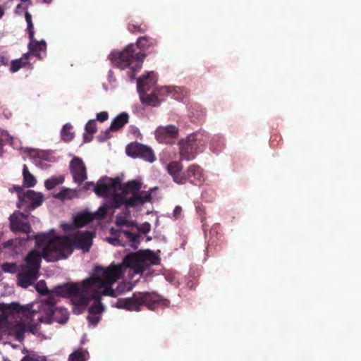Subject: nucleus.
<instances>
[{
	"mask_svg": "<svg viewBox=\"0 0 361 361\" xmlns=\"http://www.w3.org/2000/svg\"><path fill=\"white\" fill-rule=\"evenodd\" d=\"M75 195V192L69 188H64L54 195V197L61 200H71Z\"/></svg>",
	"mask_w": 361,
	"mask_h": 361,
	"instance_id": "nucleus-35",
	"label": "nucleus"
},
{
	"mask_svg": "<svg viewBox=\"0 0 361 361\" xmlns=\"http://www.w3.org/2000/svg\"><path fill=\"white\" fill-rule=\"evenodd\" d=\"M108 79L111 83L115 82V78L113 76V72L111 71H109Z\"/></svg>",
	"mask_w": 361,
	"mask_h": 361,
	"instance_id": "nucleus-53",
	"label": "nucleus"
},
{
	"mask_svg": "<svg viewBox=\"0 0 361 361\" xmlns=\"http://www.w3.org/2000/svg\"><path fill=\"white\" fill-rule=\"evenodd\" d=\"M10 228L13 232H22L27 235L26 238L20 239H15L8 240L4 243V247H10L18 241L20 245H25L26 242L35 239L36 247L39 248L42 246L47 245L48 241L50 240V236L45 233L35 234L32 230L30 224L28 221L27 215L24 214L20 212H16L9 217Z\"/></svg>",
	"mask_w": 361,
	"mask_h": 361,
	"instance_id": "nucleus-3",
	"label": "nucleus"
},
{
	"mask_svg": "<svg viewBox=\"0 0 361 361\" xmlns=\"http://www.w3.org/2000/svg\"><path fill=\"white\" fill-rule=\"evenodd\" d=\"M73 126L71 123H66L61 131V138L65 142H69L74 137V133L73 132Z\"/></svg>",
	"mask_w": 361,
	"mask_h": 361,
	"instance_id": "nucleus-32",
	"label": "nucleus"
},
{
	"mask_svg": "<svg viewBox=\"0 0 361 361\" xmlns=\"http://www.w3.org/2000/svg\"><path fill=\"white\" fill-rule=\"evenodd\" d=\"M20 7V5H18L16 7V11H18Z\"/></svg>",
	"mask_w": 361,
	"mask_h": 361,
	"instance_id": "nucleus-61",
	"label": "nucleus"
},
{
	"mask_svg": "<svg viewBox=\"0 0 361 361\" xmlns=\"http://www.w3.org/2000/svg\"><path fill=\"white\" fill-rule=\"evenodd\" d=\"M42 256L36 250L30 251L25 257L26 264L23 266V271L17 276L18 285L26 288L32 285L37 279L40 268Z\"/></svg>",
	"mask_w": 361,
	"mask_h": 361,
	"instance_id": "nucleus-7",
	"label": "nucleus"
},
{
	"mask_svg": "<svg viewBox=\"0 0 361 361\" xmlns=\"http://www.w3.org/2000/svg\"><path fill=\"white\" fill-rule=\"evenodd\" d=\"M71 169L75 182L81 183L87 178L86 168L82 159H71Z\"/></svg>",
	"mask_w": 361,
	"mask_h": 361,
	"instance_id": "nucleus-15",
	"label": "nucleus"
},
{
	"mask_svg": "<svg viewBox=\"0 0 361 361\" xmlns=\"http://www.w3.org/2000/svg\"><path fill=\"white\" fill-rule=\"evenodd\" d=\"M114 130L113 129H110V127L104 130V132H102L98 136L97 139L100 142H104L106 140L110 138L111 137V131Z\"/></svg>",
	"mask_w": 361,
	"mask_h": 361,
	"instance_id": "nucleus-44",
	"label": "nucleus"
},
{
	"mask_svg": "<svg viewBox=\"0 0 361 361\" xmlns=\"http://www.w3.org/2000/svg\"><path fill=\"white\" fill-rule=\"evenodd\" d=\"M123 230H116L114 228L110 229V233L114 235L113 238H107V240L109 243L114 245H121V242L119 239L120 237V233H123Z\"/></svg>",
	"mask_w": 361,
	"mask_h": 361,
	"instance_id": "nucleus-33",
	"label": "nucleus"
},
{
	"mask_svg": "<svg viewBox=\"0 0 361 361\" xmlns=\"http://www.w3.org/2000/svg\"><path fill=\"white\" fill-rule=\"evenodd\" d=\"M30 307V305L22 307L16 302L11 304L0 303V312L4 317H8L9 314L17 313L22 314L27 319H32L37 314V312L31 311Z\"/></svg>",
	"mask_w": 361,
	"mask_h": 361,
	"instance_id": "nucleus-11",
	"label": "nucleus"
},
{
	"mask_svg": "<svg viewBox=\"0 0 361 361\" xmlns=\"http://www.w3.org/2000/svg\"><path fill=\"white\" fill-rule=\"evenodd\" d=\"M142 184L137 180H131L127 182L123 188V193L128 195L129 194L133 195L141 192Z\"/></svg>",
	"mask_w": 361,
	"mask_h": 361,
	"instance_id": "nucleus-27",
	"label": "nucleus"
},
{
	"mask_svg": "<svg viewBox=\"0 0 361 361\" xmlns=\"http://www.w3.org/2000/svg\"><path fill=\"white\" fill-rule=\"evenodd\" d=\"M6 8V6L5 4L0 6V18H1L2 16H4Z\"/></svg>",
	"mask_w": 361,
	"mask_h": 361,
	"instance_id": "nucleus-54",
	"label": "nucleus"
},
{
	"mask_svg": "<svg viewBox=\"0 0 361 361\" xmlns=\"http://www.w3.org/2000/svg\"><path fill=\"white\" fill-rule=\"evenodd\" d=\"M128 200V196L123 193H115L111 202H109L110 207L114 209L120 208L121 206L125 205L127 208V202Z\"/></svg>",
	"mask_w": 361,
	"mask_h": 361,
	"instance_id": "nucleus-26",
	"label": "nucleus"
},
{
	"mask_svg": "<svg viewBox=\"0 0 361 361\" xmlns=\"http://www.w3.org/2000/svg\"><path fill=\"white\" fill-rule=\"evenodd\" d=\"M140 102L145 105L151 106H158L161 104V99L159 98L156 90L151 94L146 92L139 93Z\"/></svg>",
	"mask_w": 361,
	"mask_h": 361,
	"instance_id": "nucleus-24",
	"label": "nucleus"
},
{
	"mask_svg": "<svg viewBox=\"0 0 361 361\" xmlns=\"http://www.w3.org/2000/svg\"><path fill=\"white\" fill-rule=\"evenodd\" d=\"M23 66L22 59L13 60L11 61L10 70L12 73L17 72Z\"/></svg>",
	"mask_w": 361,
	"mask_h": 361,
	"instance_id": "nucleus-43",
	"label": "nucleus"
},
{
	"mask_svg": "<svg viewBox=\"0 0 361 361\" xmlns=\"http://www.w3.org/2000/svg\"><path fill=\"white\" fill-rule=\"evenodd\" d=\"M86 184H91V185H93V183H87Z\"/></svg>",
	"mask_w": 361,
	"mask_h": 361,
	"instance_id": "nucleus-62",
	"label": "nucleus"
},
{
	"mask_svg": "<svg viewBox=\"0 0 361 361\" xmlns=\"http://www.w3.org/2000/svg\"><path fill=\"white\" fill-rule=\"evenodd\" d=\"M8 62V60L3 56H0V66L6 65Z\"/></svg>",
	"mask_w": 361,
	"mask_h": 361,
	"instance_id": "nucleus-55",
	"label": "nucleus"
},
{
	"mask_svg": "<svg viewBox=\"0 0 361 361\" xmlns=\"http://www.w3.org/2000/svg\"><path fill=\"white\" fill-rule=\"evenodd\" d=\"M14 189L16 190V191L18 193V197L19 202H20L22 200V198L23 197V194L25 192H23V188L21 187H20V186H15Z\"/></svg>",
	"mask_w": 361,
	"mask_h": 361,
	"instance_id": "nucleus-49",
	"label": "nucleus"
},
{
	"mask_svg": "<svg viewBox=\"0 0 361 361\" xmlns=\"http://www.w3.org/2000/svg\"><path fill=\"white\" fill-rule=\"evenodd\" d=\"M27 331V324L19 322L16 325V338L21 341L24 338V334Z\"/></svg>",
	"mask_w": 361,
	"mask_h": 361,
	"instance_id": "nucleus-39",
	"label": "nucleus"
},
{
	"mask_svg": "<svg viewBox=\"0 0 361 361\" xmlns=\"http://www.w3.org/2000/svg\"><path fill=\"white\" fill-rule=\"evenodd\" d=\"M128 121V115L126 113H122L118 115L111 122L110 129L117 130L123 127Z\"/></svg>",
	"mask_w": 361,
	"mask_h": 361,
	"instance_id": "nucleus-28",
	"label": "nucleus"
},
{
	"mask_svg": "<svg viewBox=\"0 0 361 361\" xmlns=\"http://www.w3.org/2000/svg\"><path fill=\"white\" fill-rule=\"evenodd\" d=\"M63 180L64 178L61 176L59 178L51 177L45 181L44 185L47 190H50L54 188L56 185L62 183Z\"/></svg>",
	"mask_w": 361,
	"mask_h": 361,
	"instance_id": "nucleus-37",
	"label": "nucleus"
},
{
	"mask_svg": "<svg viewBox=\"0 0 361 361\" xmlns=\"http://www.w3.org/2000/svg\"><path fill=\"white\" fill-rule=\"evenodd\" d=\"M156 92L161 102L168 97L178 99L181 93V89L178 87L163 86L156 89Z\"/></svg>",
	"mask_w": 361,
	"mask_h": 361,
	"instance_id": "nucleus-22",
	"label": "nucleus"
},
{
	"mask_svg": "<svg viewBox=\"0 0 361 361\" xmlns=\"http://www.w3.org/2000/svg\"><path fill=\"white\" fill-rule=\"evenodd\" d=\"M132 289V286L130 285L128 286L127 290H130Z\"/></svg>",
	"mask_w": 361,
	"mask_h": 361,
	"instance_id": "nucleus-58",
	"label": "nucleus"
},
{
	"mask_svg": "<svg viewBox=\"0 0 361 361\" xmlns=\"http://www.w3.org/2000/svg\"><path fill=\"white\" fill-rule=\"evenodd\" d=\"M44 201V195L41 192L32 190H27L24 194L22 200L18 202V207L21 208L25 205L29 210L35 209L40 206Z\"/></svg>",
	"mask_w": 361,
	"mask_h": 361,
	"instance_id": "nucleus-13",
	"label": "nucleus"
},
{
	"mask_svg": "<svg viewBox=\"0 0 361 361\" xmlns=\"http://www.w3.org/2000/svg\"><path fill=\"white\" fill-rule=\"evenodd\" d=\"M21 361H47L46 356H40L37 354H29L24 356Z\"/></svg>",
	"mask_w": 361,
	"mask_h": 361,
	"instance_id": "nucleus-41",
	"label": "nucleus"
},
{
	"mask_svg": "<svg viewBox=\"0 0 361 361\" xmlns=\"http://www.w3.org/2000/svg\"><path fill=\"white\" fill-rule=\"evenodd\" d=\"M123 209L121 213L118 214L116 216L115 224L118 226H123L127 224L128 219L130 217V212L128 209Z\"/></svg>",
	"mask_w": 361,
	"mask_h": 361,
	"instance_id": "nucleus-29",
	"label": "nucleus"
},
{
	"mask_svg": "<svg viewBox=\"0 0 361 361\" xmlns=\"http://www.w3.org/2000/svg\"><path fill=\"white\" fill-rule=\"evenodd\" d=\"M88 353L82 350H78L69 355V361H86V355Z\"/></svg>",
	"mask_w": 361,
	"mask_h": 361,
	"instance_id": "nucleus-36",
	"label": "nucleus"
},
{
	"mask_svg": "<svg viewBox=\"0 0 361 361\" xmlns=\"http://www.w3.org/2000/svg\"><path fill=\"white\" fill-rule=\"evenodd\" d=\"M93 217L91 212H84L75 216L73 223L77 228L82 227L92 221Z\"/></svg>",
	"mask_w": 361,
	"mask_h": 361,
	"instance_id": "nucleus-25",
	"label": "nucleus"
},
{
	"mask_svg": "<svg viewBox=\"0 0 361 361\" xmlns=\"http://www.w3.org/2000/svg\"><path fill=\"white\" fill-rule=\"evenodd\" d=\"M135 45L129 44L121 51H113L109 56L112 64L120 69L128 68V76L130 79L135 78V73L141 66L145 54L141 51L135 52Z\"/></svg>",
	"mask_w": 361,
	"mask_h": 361,
	"instance_id": "nucleus-5",
	"label": "nucleus"
},
{
	"mask_svg": "<svg viewBox=\"0 0 361 361\" xmlns=\"http://www.w3.org/2000/svg\"><path fill=\"white\" fill-rule=\"evenodd\" d=\"M155 44V40L147 37H141L137 41V47L142 51L146 50Z\"/></svg>",
	"mask_w": 361,
	"mask_h": 361,
	"instance_id": "nucleus-31",
	"label": "nucleus"
},
{
	"mask_svg": "<svg viewBox=\"0 0 361 361\" xmlns=\"http://www.w3.org/2000/svg\"><path fill=\"white\" fill-rule=\"evenodd\" d=\"M57 301L58 300L56 299V298L54 295H49V297L47 298V299L45 300V302L44 305H48V306H52V307H56L55 305L56 304Z\"/></svg>",
	"mask_w": 361,
	"mask_h": 361,
	"instance_id": "nucleus-47",
	"label": "nucleus"
},
{
	"mask_svg": "<svg viewBox=\"0 0 361 361\" xmlns=\"http://www.w3.org/2000/svg\"><path fill=\"white\" fill-rule=\"evenodd\" d=\"M154 189L149 191L142 190L137 193L131 195L128 197L127 207H135L138 205H142L152 200V192Z\"/></svg>",
	"mask_w": 361,
	"mask_h": 361,
	"instance_id": "nucleus-16",
	"label": "nucleus"
},
{
	"mask_svg": "<svg viewBox=\"0 0 361 361\" xmlns=\"http://www.w3.org/2000/svg\"><path fill=\"white\" fill-rule=\"evenodd\" d=\"M36 329V325L28 324H27V331L32 332V334H35Z\"/></svg>",
	"mask_w": 361,
	"mask_h": 361,
	"instance_id": "nucleus-51",
	"label": "nucleus"
},
{
	"mask_svg": "<svg viewBox=\"0 0 361 361\" xmlns=\"http://www.w3.org/2000/svg\"><path fill=\"white\" fill-rule=\"evenodd\" d=\"M179 131V128L173 124L159 126L154 130V137L159 143L171 145L177 139Z\"/></svg>",
	"mask_w": 361,
	"mask_h": 361,
	"instance_id": "nucleus-10",
	"label": "nucleus"
},
{
	"mask_svg": "<svg viewBox=\"0 0 361 361\" xmlns=\"http://www.w3.org/2000/svg\"><path fill=\"white\" fill-rule=\"evenodd\" d=\"M92 134H90V135L84 134V135H83L84 142H90L92 140Z\"/></svg>",
	"mask_w": 361,
	"mask_h": 361,
	"instance_id": "nucleus-52",
	"label": "nucleus"
},
{
	"mask_svg": "<svg viewBox=\"0 0 361 361\" xmlns=\"http://www.w3.org/2000/svg\"><path fill=\"white\" fill-rule=\"evenodd\" d=\"M149 162L152 163L155 159H147Z\"/></svg>",
	"mask_w": 361,
	"mask_h": 361,
	"instance_id": "nucleus-60",
	"label": "nucleus"
},
{
	"mask_svg": "<svg viewBox=\"0 0 361 361\" xmlns=\"http://www.w3.org/2000/svg\"><path fill=\"white\" fill-rule=\"evenodd\" d=\"M20 150L25 156H28L30 158H45L47 157L52 156L54 152L52 150H42L35 148L24 147Z\"/></svg>",
	"mask_w": 361,
	"mask_h": 361,
	"instance_id": "nucleus-23",
	"label": "nucleus"
},
{
	"mask_svg": "<svg viewBox=\"0 0 361 361\" xmlns=\"http://www.w3.org/2000/svg\"><path fill=\"white\" fill-rule=\"evenodd\" d=\"M108 205L101 206L97 212L92 213L93 219L102 220L106 218L107 214Z\"/></svg>",
	"mask_w": 361,
	"mask_h": 361,
	"instance_id": "nucleus-38",
	"label": "nucleus"
},
{
	"mask_svg": "<svg viewBox=\"0 0 361 361\" xmlns=\"http://www.w3.org/2000/svg\"><path fill=\"white\" fill-rule=\"evenodd\" d=\"M151 230V225L148 222H145L142 225L139 226L137 233H133L130 231H123V233L125 235L129 242L133 243H140V234H147Z\"/></svg>",
	"mask_w": 361,
	"mask_h": 361,
	"instance_id": "nucleus-20",
	"label": "nucleus"
},
{
	"mask_svg": "<svg viewBox=\"0 0 361 361\" xmlns=\"http://www.w3.org/2000/svg\"><path fill=\"white\" fill-rule=\"evenodd\" d=\"M45 160H46V161H50L51 159H46Z\"/></svg>",
	"mask_w": 361,
	"mask_h": 361,
	"instance_id": "nucleus-63",
	"label": "nucleus"
},
{
	"mask_svg": "<svg viewBox=\"0 0 361 361\" xmlns=\"http://www.w3.org/2000/svg\"><path fill=\"white\" fill-rule=\"evenodd\" d=\"M2 269L6 272L13 273L16 271V266L15 264L5 263L2 265Z\"/></svg>",
	"mask_w": 361,
	"mask_h": 361,
	"instance_id": "nucleus-46",
	"label": "nucleus"
},
{
	"mask_svg": "<svg viewBox=\"0 0 361 361\" xmlns=\"http://www.w3.org/2000/svg\"><path fill=\"white\" fill-rule=\"evenodd\" d=\"M146 262H149L152 264H158L159 263V258L152 250L138 251L127 255L123 258L122 263L117 266H121L123 272V267H131L135 269L136 273H142L145 268L142 264ZM111 266L116 265L111 264Z\"/></svg>",
	"mask_w": 361,
	"mask_h": 361,
	"instance_id": "nucleus-8",
	"label": "nucleus"
},
{
	"mask_svg": "<svg viewBox=\"0 0 361 361\" xmlns=\"http://www.w3.org/2000/svg\"><path fill=\"white\" fill-rule=\"evenodd\" d=\"M116 180L111 178L101 179L95 185L94 192L98 196L105 197L116 186Z\"/></svg>",
	"mask_w": 361,
	"mask_h": 361,
	"instance_id": "nucleus-19",
	"label": "nucleus"
},
{
	"mask_svg": "<svg viewBox=\"0 0 361 361\" xmlns=\"http://www.w3.org/2000/svg\"><path fill=\"white\" fill-rule=\"evenodd\" d=\"M183 166L180 161H171L167 166L169 173L173 177V180L178 184H184L186 183V177L182 173Z\"/></svg>",
	"mask_w": 361,
	"mask_h": 361,
	"instance_id": "nucleus-18",
	"label": "nucleus"
},
{
	"mask_svg": "<svg viewBox=\"0 0 361 361\" xmlns=\"http://www.w3.org/2000/svg\"><path fill=\"white\" fill-rule=\"evenodd\" d=\"M121 286H119L118 287V290H117V291H118V293H121V292H122V290H121Z\"/></svg>",
	"mask_w": 361,
	"mask_h": 361,
	"instance_id": "nucleus-57",
	"label": "nucleus"
},
{
	"mask_svg": "<svg viewBox=\"0 0 361 361\" xmlns=\"http://www.w3.org/2000/svg\"><path fill=\"white\" fill-rule=\"evenodd\" d=\"M101 319L100 314H90L87 316V320L93 326L97 325Z\"/></svg>",
	"mask_w": 361,
	"mask_h": 361,
	"instance_id": "nucleus-45",
	"label": "nucleus"
},
{
	"mask_svg": "<svg viewBox=\"0 0 361 361\" xmlns=\"http://www.w3.org/2000/svg\"><path fill=\"white\" fill-rule=\"evenodd\" d=\"M93 234L90 231H77L73 238L56 236L50 238L42 250V257L49 262H55L67 258L77 245L84 252H88L92 245Z\"/></svg>",
	"mask_w": 361,
	"mask_h": 361,
	"instance_id": "nucleus-2",
	"label": "nucleus"
},
{
	"mask_svg": "<svg viewBox=\"0 0 361 361\" xmlns=\"http://www.w3.org/2000/svg\"><path fill=\"white\" fill-rule=\"evenodd\" d=\"M180 207H176V209H175V212H176L177 210H180Z\"/></svg>",
	"mask_w": 361,
	"mask_h": 361,
	"instance_id": "nucleus-59",
	"label": "nucleus"
},
{
	"mask_svg": "<svg viewBox=\"0 0 361 361\" xmlns=\"http://www.w3.org/2000/svg\"><path fill=\"white\" fill-rule=\"evenodd\" d=\"M25 17L27 24V30L30 38V43L28 44L29 53L25 54V56L27 58L29 54H32L38 59H41L40 52H44L47 49L46 42L44 40L37 41L34 39V26L32 22V16L28 12H26Z\"/></svg>",
	"mask_w": 361,
	"mask_h": 361,
	"instance_id": "nucleus-9",
	"label": "nucleus"
},
{
	"mask_svg": "<svg viewBox=\"0 0 361 361\" xmlns=\"http://www.w3.org/2000/svg\"><path fill=\"white\" fill-rule=\"evenodd\" d=\"M85 132L88 134H93L97 131V124L95 120H90L85 126Z\"/></svg>",
	"mask_w": 361,
	"mask_h": 361,
	"instance_id": "nucleus-42",
	"label": "nucleus"
},
{
	"mask_svg": "<svg viewBox=\"0 0 361 361\" xmlns=\"http://www.w3.org/2000/svg\"><path fill=\"white\" fill-rule=\"evenodd\" d=\"M42 311L44 314V316L39 317L37 318L41 322L51 323L54 320V317L56 314L60 313L63 315L61 320H57L59 323L63 324L68 319V312L62 308L58 309L56 307H52V306H48L43 305L42 307Z\"/></svg>",
	"mask_w": 361,
	"mask_h": 361,
	"instance_id": "nucleus-14",
	"label": "nucleus"
},
{
	"mask_svg": "<svg viewBox=\"0 0 361 361\" xmlns=\"http://www.w3.org/2000/svg\"><path fill=\"white\" fill-rule=\"evenodd\" d=\"M209 138V134L204 131H196L181 138L178 142L180 156L189 158L203 152Z\"/></svg>",
	"mask_w": 361,
	"mask_h": 361,
	"instance_id": "nucleus-6",
	"label": "nucleus"
},
{
	"mask_svg": "<svg viewBox=\"0 0 361 361\" xmlns=\"http://www.w3.org/2000/svg\"><path fill=\"white\" fill-rule=\"evenodd\" d=\"M126 227H134L138 229L139 225L136 221H130L129 219L127 221Z\"/></svg>",
	"mask_w": 361,
	"mask_h": 361,
	"instance_id": "nucleus-50",
	"label": "nucleus"
},
{
	"mask_svg": "<svg viewBox=\"0 0 361 361\" xmlns=\"http://www.w3.org/2000/svg\"><path fill=\"white\" fill-rule=\"evenodd\" d=\"M43 2L47 4H49L52 2V0H43Z\"/></svg>",
	"mask_w": 361,
	"mask_h": 361,
	"instance_id": "nucleus-56",
	"label": "nucleus"
},
{
	"mask_svg": "<svg viewBox=\"0 0 361 361\" xmlns=\"http://www.w3.org/2000/svg\"><path fill=\"white\" fill-rule=\"evenodd\" d=\"M157 82L156 74L154 72H148L137 79V89L138 93L149 91Z\"/></svg>",
	"mask_w": 361,
	"mask_h": 361,
	"instance_id": "nucleus-17",
	"label": "nucleus"
},
{
	"mask_svg": "<svg viewBox=\"0 0 361 361\" xmlns=\"http://www.w3.org/2000/svg\"><path fill=\"white\" fill-rule=\"evenodd\" d=\"M186 180L195 185H200L204 180L202 169L197 165H191L186 171Z\"/></svg>",
	"mask_w": 361,
	"mask_h": 361,
	"instance_id": "nucleus-21",
	"label": "nucleus"
},
{
	"mask_svg": "<svg viewBox=\"0 0 361 361\" xmlns=\"http://www.w3.org/2000/svg\"><path fill=\"white\" fill-rule=\"evenodd\" d=\"M23 183L28 188L33 187L36 185L37 180L32 175L26 165H24L23 170Z\"/></svg>",
	"mask_w": 361,
	"mask_h": 361,
	"instance_id": "nucleus-30",
	"label": "nucleus"
},
{
	"mask_svg": "<svg viewBox=\"0 0 361 361\" xmlns=\"http://www.w3.org/2000/svg\"><path fill=\"white\" fill-rule=\"evenodd\" d=\"M122 276L121 266H109L106 268L97 266L90 278L81 283H66L57 286L53 293L61 297L71 298L75 305L87 306L90 300H94L88 312L90 314H100L104 309L101 302V297H116V290L111 288V285Z\"/></svg>",
	"mask_w": 361,
	"mask_h": 361,
	"instance_id": "nucleus-1",
	"label": "nucleus"
},
{
	"mask_svg": "<svg viewBox=\"0 0 361 361\" xmlns=\"http://www.w3.org/2000/svg\"><path fill=\"white\" fill-rule=\"evenodd\" d=\"M13 137L6 130H0V156L2 155L4 142L12 140Z\"/></svg>",
	"mask_w": 361,
	"mask_h": 361,
	"instance_id": "nucleus-40",
	"label": "nucleus"
},
{
	"mask_svg": "<svg viewBox=\"0 0 361 361\" xmlns=\"http://www.w3.org/2000/svg\"><path fill=\"white\" fill-rule=\"evenodd\" d=\"M109 118V114L107 111H102L98 113L96 116L97 121L99 122H104L106 121Z\"/></svg>",
	"mask_w": 361,
	"mask_h": 361,
	"instance_id": "nucleus-48",
	"label": "nucleus"
},
{
	"mask_svg": "<svg viewBox=\"0 0 361 361\" xmlns=\"http://www.w3.org/2000/svg\"><path fill=\"white\" fill-rule=\"evenodd\" d=\"M127 156L132 158H154L152 149L139 142H131L126 148Z\"/></svg>",
	"mask_w": 361,
	"mask_h": 361,
	"instance_id": "nucleus-12",
	"label": "nucleus"
},
{
	"mask_svg": "<svg viewBox=\"0 0 361 361\" xmlns=\"http://www.w3.org/2000/svg\"><path fill=\"white\" fill-rule=\"evenodd\" d=\"M169 302L154 292H135L132 297L118 298L115 306L119 309L139 312L142 305L154 310L159 305L167 306Z\"/></svg>",
	"mask_w": 361,
	"mask_h": 361,
	"instance_id": "nucleus-4",
	"label": "nucleus"
},
{
	"mask_svg": "<svg viewBox=\"0 0 361 361\" xmlns=\"http://www.w3.org/2000/svg\"><path fill=\"white\" fill-rule=\"evenodd\" d=\"M56 287H54L51 291L49 290L48 288L47 287V284H46V282L44 280H40L39 281L36 285H35V289L36 290L40 293L41 295H48L49 293H52V294H55L56 295V294L55 293H53V290ZM57 296H59L57 295Z\"/></svg>",
	"mask_w": 361,
	"mask_h": 361,
	"instance_id": "nucleus-34",
	"label": "nucleus"
}]
</instances>
